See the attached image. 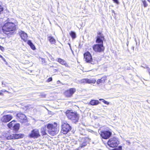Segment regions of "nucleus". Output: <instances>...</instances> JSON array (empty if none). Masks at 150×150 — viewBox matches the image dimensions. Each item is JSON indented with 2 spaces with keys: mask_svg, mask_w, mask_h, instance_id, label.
<instances>
[{
  "mask_svg": "<svg viewBox=\"0 0 150 150\" xmlns=\"http://www.w3.org/2000/svg\"><path fill=\"white\" fill-rule=\"evenodd\" d=\"M119 144L118 139L113 137L110 139L108 142V145L110 147L114 148L117 146Z\"/></svg>",
  "mask_w": 150,
  "mask_h": 150,
  "instance_id": "nucleus-4",
  "label": "nucleus"
},
{
  "mask_svg": "<svg viewBox=\"0 0 150 150\" xmlns=\"http://www.w3.org/2000/svg\"><path fill=\"white\" fill-rule=\"evenodd\" d=\"M96 80L94 79H83L81 80L80 82L81 83H94Z\"/></svg>",
  "mask_w": 150,
  "mask_h": 150,
  "instance_id": "nucleus-14",
  "label": "nucleus"
},
{
  "mask_svg": "<svg viewBox=\"0 0 150 150\" xmlns=\"http://www.w3.org/2000/svg\"><path fill=\"white\" fill-rule=\"evenodd\" d=\"M107 77L106 76H105L101 78L100 79L101 83H104L105 82V81L106 80Z\"/></svg>",
  "mask_w": 150,
  "mask_h": 150,
  "instance_id": "nucleus-27",
  "label": "nucleus"
},
{
  "mask_svg": "<svg viewBox=\"0 0 150 150\" xmlns=\"http://www.w3.org/2000/svg\"><path fill=\"white\" fill-rule=\"evenodd\" d=\"M12 118V116L10 115H4L1 119V120L3 122H6L9 121Z\"/></svg>",
  "mask_w": 150,
  "mask_h": 150,
  "instance_id": "nucleus-15",
  "label": "nucleus"
},
{
  "mask_svg": "<svg viewBox=\"0 0 150 150\" xmlns=\"http://www.w3.org/2000/svg\"><path fill=\"white\" fill-rule=\"evenodd\" d=\"M13 135L14 139L21 138L23 137L24 136V134H23L21 133L13 134Z\"/></svg>",
  "mask_w": 150,
  "mask_h": 150,
  "instance_id": "nucleus-17",
  "label": "nucleus"
},
{
  "mask_svg": "<svg viewBox=\"0 0 150 150\" xmlns=\"http://www.w3.org/2000/svg\"><path fill=\"white\" fill-rule=\"evenodd\" d=\"M48 39L51 44H54L56 43V40L52 36H48Z\"/></svg>",
  "mask_w": 150,
  "mask_h": 150,
  "instance_id": "nucleus-18",
  "label": "nucleus"
},
{
  "mask_svg": "<svg viewBox=\"0 0 150 150\" xmlns=\"http://www.w3.org/2000/svg\"><path fill=\"white\" fill-rule=\"evenodd\" d=\"M104 36L102 33L99 32L98 33L96 42L99 44H103V40H104Z\"/></svg>",
  "mask_w": 150,
  "mask_h": 150,
  "instance_id": "nucleus-8",
  "label": "nucleus"
},
{
  "mask_svg": "<svg viewBox=\"0 0 150 150\" xmlns=\"http://www.w3.org/2000/svg\"><path fill=\"white\" fill-rule=\"evenodd\" d=\"M40 136L38 130L36 129L33 130L31 133L29 134V137L31 138H37Z\"/></svg>",
  "mask_w": 150,
  "mask_h": 150,
  "instance_id": "nucleus-12",
  "label": "nucleus"
},
{
  "mask_svg": "<svg viewBox=\"0 0 150 150\" xmlns=\"http://www.w3.org/2000/svg\"><path fill=\"white\" fill-rule=\"evenodd\" d=\"M65 113L68 118L73 122L76 123L78 121L79 116L77 112H71L70 110H67Z\"/></svg>",
  "mask_w": 150,
  "mask_h": 150,
  "instance_id": "nucleus-2",
  "label": "nucleus"
},
{
  "mask_svg": "<svg viewBox=\"0 0 150 150\" xmlns=\"http://www.w3.org/2000/svg\"><path fill=\"white\" fill-rule=\"evenodd\" d=\"M58 62H59L60 64H65V61L63 60V59H60V58H59L58 59Z\"/></svg>",
  "mask_w": 150,
  "mask_h": 150,
  "instance_id": "nucleus-28",
  "label": "nucleus"
},
{
  "mask_svg": "<svg viewBox=\"0 0 150 150\" xmlns=\"http://www.w3.org/2000/svg\"><path fill=\"white\" fill-rule=\"evenodd\" d=\"M62 132L64 134L67 133L71 129L70 125L65 121H62Z\"/></svg>",
  "mask_w": 150,
  "mask_h": 150,
  "instance_id": "nucleus-5",
  "label": "nucleus"
},
{
  "mask_svg": "<svg viewBox=\"0 0 150 150\" xmlns=\"http://www.w3.org/2000/svg\"><path fill=\"white\" fill-rule=\"evenodd\" d=\"M69 46H70V49L71 50V51L72 52H73V50H72L71 48V45H70V44H69Z\"/></svg>",
  "mask_w": 150,
  "mask_h": 150,
  "instance_id": "nucleus-39",
  "label": "nucleus"
},
{
  "mask_svg": "<svg viewBox=\"0 0 150 150\" xmlns=\"http://www.w3.org/2000/svg\"><path fill=\"white\" fill-rule=\"evenodd\" d=\"M132 49L134 51V47H132Z\"/></svg>",
  "mask_w": 150,
  "mask_h": 150,
  "instance_id": "nucleus-41",
  "label": "nucleus"
},
{
  "mask_svg": "<svg viewBox=\"0 0 150 150\" xmlns=\"http://www.w3.org/2000/svg\"><path fill=\"white\" fill-rule=\"evenodd\" d=\"M47 131L51 135H54L57 133L58 129L57 128V124L54 122L53 124H48L46 125Z\"/></svg>",
  "mask_w": 150,
  "mask_h": 150,
  "instance_id": "nucleus-3",
  "label": "nucleus"
},
{
  "mask_svg": "<svg viewBox=\"0 0 150 150\" xmlns=\"http://www.w3.org/2000/svg\"><path fill=\"white\" fill-rule=\"evenodd\" d=\"M16 29V26L13 22H8L5 23L2 27L3 32L10 37L13 33V31Z\"/></svg>",
  "mask_w": 150,
  "mask_h": 150,
  "instance_id": "nucleus-1",
  "label": "nucleus"
},
{
  "mask_svg": "<svg viewBox=\"0 0 150 150\" xmlns=\"http://www.w3.org/2000/svg\"><path fill=\"white\" fill-rule=\"evenodd\" d=\"M76 91V90L75 88H71L69 90L66 91L64 93V94L67 97H71L75 92Z\"/></svg>",
  "mask_w": 150,
  "mask_h": 150,
  "instance_id": "nucleus-13",
  "label": "nucleus"
},
{
  "mask_svg": "<svg viewBox=\"0 0 150 150\" xmlns=\"http://www.w3.org/2000/svg\"><path fill=\"white\" fill-rule=\"evenodd\" d=\"M93 48L95 51L99 52L103 51L104 49L103 45L102 44L94 45L93 46Z\"/></svg>",
  "mask_w": 150,
  "mask_h": 150,
  "instance_id": "nucleus-9",
  "label": "nucleus"
},
{
  "mask_svg": "<svg viewBox=\"0 0 150 150\" xmlns=\"http://www.w3.org/2000/svg\"><path fill=\"white\" fill-rule=\"evenodd\" d=\"M118 150H122V147L121 146H119L118 148Z\"/></svg>",
  "mask_w": 150,
  "mask_h": 150,
  "instance_id": "nucleus-37",
  "label": "nucleus"
},
{
  "mask_svg": "<svg viewBox=\"0 0 150 150\" xmlns=\"http://www.w3.org/2000/svg\"><path fill=\"white\" fill-rule=\"evenodd\" d=\"M9 150H15L14 149H13L12 148H11Z\"/></svg>",
  "mask_w": 150,
  "mask_h": 150,
  "instance_id": "nucleus-40",
  "label": "nucleus"
},
{
  "mask_svg": "<svg viewBox=\"0 0 150 150\" xmlns=\"http://www.w3.org/2000/svg\"><path fill=\"white\" fill-rule=\"evenodd\" d=\"M80 133L81 134L84 135L85 134V130L84 129H82V130L80 132Z\"/></svg>",
  "mask_w": 150,
  "mask_h": 150,
  "instance_id": "nucleus-31",
  "label": "nucleus"
},
{
  "mask_svg": "<svg viewBox=\"0 0 150 150\" xmlns=\"http://www.w3.org/2000/svg\"><path fill=\"white\" fill-rule=\"evenodd\" d=\"M2 85L5 86L4 84L3 83V82H2ZM3 86V87L4 86Z\"/></svg>",
  "mask_w": 150,
  "mask_h": 150,
  "instance_id": "nucleus-44",
  "label": "nucleus"
},
{
  "mask_svg": "<svg viewBox=\"0 0 150 150\" xmlns=\"http://www.w3.org/2000/svg\"><path fill=\"white\" fill-rule=\"evenodd\" d=\"M15 122V120H13L10 122L8 124V127L9 128H11L15 124L14 122Z\"/></svg>",
  "mask_w": 150,
  "mask_h": 150,
  "instance_id": "nucleus-25",
  "label": "nucleus"
},
{
  "mask_svg": "<svg viewBox=\"0 0 150 150\" xmlns=\"http://www.w3.org/2000/svg\"><path fill=\"white\" fill-rule=\"evenodd\" d=\"M70 35L73 39H74L76 37V34L75 32L71 31L70 33Z\"/></svg>",
  "mask_w": 150,
  "mask_h": 150,
  "instance_id": "nucleus-26",
  "label": "nucleus"
},
{
  "mask_svg": "<svg viewBox=\"0 0 150 150\" xmlns=\"http://www.w3.org/2000/svg\"><path fill=\"white\" fill-rule=\"evenodd\" d=\"M28 44L30 45L31 49L34 50L35 49V46L30 40H29L28 41Z\"/></svg>",
  "mask_w": 150,
  "mask_h": 150,
  "instance_id": "nucleus-20",
  "label": "nucleus"
},
{
  "mask_svg": "<svg viewBox=\"0 0 150 150\" xmlns=\"http://www.w3.org/2000/svg\"><path fill=\"white\" fill-rule=\"evenodd\" d=\"M2 85L5 86L4 84L3 83V82H2ZM3 86V87L4 86Z\"/></svg>",
  "mask_w": 150,
  "mask_h": 150,
  "instance_id": "nucleus-43",
  "label": "nucleus"
},
{
  "mask_svg": "<svg viewBox=\"0 0 150 150\" xmlns=\"http://www.w3.org/2000/svg\"><path fill=\"white\" fill-rule=\"evenodd\" d=\"M84 58L85 61L87 63L91 64H94L95 62L92 59L91 54L89 52H87L84 54Z\"/></svg>",
  "mask_w": 150,
  "mask_h": 150,
  "instance_id": "nucleus-6",
  "label": "nucleus"
},
{
  "mask_svg": "<svg viewBox=\"0 0 150 150\" xmlns=\"http://www.w3.org/2000/svg\"><path fill=\"white\" fill-rule=\"evenodd\" d=\"M4 10V8L2 5L0 4V14L2 13Z\"/></svg>",
  "mask_w": 150,
  "mask_h": 150,
  "instance_id": "nucleus-30",
  "label": "nucleus"
},
{
  "mask_svg": "<svg viewBox=\"0 0 150 150\" xmlns=\"http://www.w3.org/2000/svg\"><path fill=\"white\" fill-rule=\"evenodd\" d=\"M103 102L105 104H106L108 105L109 104V102H107V101H106L104 100H103Z\"/></svg>",
  "mask_w": 150,
  "mask_h": 150,
  "instance_id": "nucleus-32",
  "label": "nucleus"
},
{
  "mask_svg": "<svg viewBox=\"0 0 150 150\" xmlns=\"http://www.w3.org/2000/svg\"><path fill=\"white\" fill-rule=\"evenodd\" d=\"M103 99H99V100H102L103 101Z\"/></svg>",
  "mask_w": 150,
  "mask_h": 150,
  "instance_id": "nucleus-46",
  "label": "nucleus"
},
{
  "mask_svg": "<svg viewBox=\"0 0 150 150\" xmlns=\"http://www.w3.org/2000/svg\"><path fill=\"white\" fill-rule=\"evenodd\" d=\"M141 67H144V68H145V67H143L142 66H141Z\"/></svg>",
  "mask_w": 150,
  "mask_h": 150,
  "instance_id": "nucleus-48",
  "label": "nucleus"
},
{
  "mask_svg": "<svg viewBox=\"0 0 150 150\" xmlns=\"http://www.w3.org/2000/svg\"><path fill=\"white\" fill-rule=\"evenodd\" d=\"M19 35L21 38L25 42L27 40L28 35L24 31L21 30L19 33Z\"/></svg>",
  "mask_w": 150,
  "mask_h": 150,
  "instance_id": "nucleus-16",
  "label": "nucleus"
},
{
  "mask_svg": "<svg viewBox=\"0 0 150 150\" xmlns=\"http://www.w3.org/2000/svg\"><path fill=\"white\" fill-rule=\"evenodd\" d=\"M2 85L5 86L4 84L3 83V82H2ZM3 86V87L4 86Z\"/></svg>",
  "mask_w": 150,
  "mask_h": 150,
  "instance_id": "nucleus-42",
  "label": "nucleus"
},
{
  "mask_svg": "<svg viewBox=\"0 0 150 150\" xmlns=\"http://www.w3.org/2000/svg\"><path fill=\"white\" fill-rule=\"evenodd\" d=\"M112 134V133L109 131H104L101 132L100 136L103 138L107 139L109 138Z\"/></svg>",
  "mask_w": 150,
  "mask_h": 150,
  "instance_id": "nucleus-10",
  "label": "nucleus"
},
{
  "mask_svg": "<svg viewBox=\"0 0 150 150\" xmlns=\"http://www.w3.org/2000/svg\"><path fill=\"white\" fill-rule=\"evenodd\" d=\"M148 1L150 2V0H147Z\"/></svg>",
  "mask_w": 150,
  "mask_h": 150,
  "instance_id": "nucleus-47",
  "label": "nucleus"
},
{
  "mask_svg": "<svg viewBox=\"0 0 150 150\" xmlns=\"http://www.w3.org/2000/svg\"><path fill=\"white\" fill-rule=\"evenodd\" d=\"M146 68H149L148 67H146Z\"/></svg>",
  "mask_w": 150,
  "mask_h": 150,
  "instance_id": "nucleus-49",
  "label": "nucleus"
},
{
  "mask_svg": "<svg viewBox=\"0 0 150 150\" xmlns=\"http://www.w3.org/2000/svg\"><path fill=\"white\" fill-rule=\"evenodd\" d=\"M3 93H2L0 92V95H2Z\"/></svg>",
  "mask_w": 150,
  "mask_h": 150,
  "instance_id": "nucleus-45",
  "label": "nucleus"
},
{
  "mask_svg": "<svg viewBox=\"0 0 150 150\" xmlns=\"http://www.w3.org/2000/svg\"><path fill=\"white\" fill-rule=\"evenodd\" d=\"M12 127L15 130H18L19 129V124L18 123L16 124H15Z\"/></svg>",
  "mask_w": 150,
  "mask_h": 150,
  "instance_id": "nucleus-23",
  "label": "nucleus"
},
{
  "mask_svg": "<svg viewBox=\"0 0 150 150\" xmlns=\"http://www.w3.org/2000/svg\"><path fill=\"white\" fill-rule=\"evenodd\" d=\"M47 81H48V82L51 81L52 80V77L49 78L47 79Z\"/></svg>",
  "mask_w": 150,
  "mask_h": 150,
  "instance_id": "nucleus-34",
  "label": "nucleus"
},
{
  "mask_svg": "<svg viewBox=\"0 0 150 150\" xmlns=\"http://www.w3.org/2000/svg\"><path fill=\"white\" fill-rule=\"evenodd\" d=\"M90 139L88 137H83L79 143L80 146L77 148V149L79 148V147L83 148L87 145V144L89 143Z\"/></svg>",
  "mask_w": 150,
  "mask_h": 150,
  "instance_id": "nucleus-7",
  "label": "nucleus"
},
{
  "mask_svg": "<svg viewBox=\"0 0 150 150\" xmlns=\"http://www.w3.org/2000/svg\"><path fill=\"white\" fill-rule=\"evenodd\" d=\"M71 145L72 146H75V147H77V142L76 140L73 141L71 142Z\"/></svg>",
  "mask_w": 150,
  "mask_h": 150,
  "instance_id": "nucleus-24",
  "label": "nucleus"
},
{
  "mask_svg": "<svg viewBox=\"0 0 150 150\" xmlns=\"http://www.w3.org/2000/svg\"><path fill=\"white\" fill-rule=\"evenodd\" d=\"M5 137L6 138V139L8 140L14 139L13 134L11 135L7 134L5 136Z\"/></svg>",
  "mask_w": 150,
  "mask_h": 150,
  "instance_id": "nucleus-21",
  "label": "nucleus"
},
{
  "mask_svg": "<svg viewBox=\"0 0 150 150\" xmlns=\"http://www.w3.org/2000/svg\"><path fill=\"white\" fill-rule=\"evenodd\" d=\"M46 127L45 126V128H42L41 129L42 134L43 135H45L46 134V131H47Z\"/></svg>",
  "mask_w": 150,
  "mask_h": 150,
  "instance_id": "nucleus-22",
  "label": "nucleus"
},
{
  "mask_svg": "<svg viewBox=\"0 0 150 150\" xmlns=\"http://www.w3.org/2000/svg\"><path fill=\"white\" fill-rule=\"evenodd\" d=\"M0 50H1L2 51H3L4 50V48L3 47L1 46L0 45Z\"/></svg>",
  "mask_w": 150,
  "mask_h": 150,
  "instance_id": "nucleus-36",
  "label": "nucleus"
},
{
  "mask_svg": "<svg viewBox=\"0 0 150 150\" xmlns=\"http://www.w3.org/2000/svg\"><path fill=\"white\" fill-rule=\"evenodd\" d=\"M112 0L114 2L116 3L117 4H118L119 3L118 0Z\"/></svg>",
  "mask_w": 150,
  "mask_h": 150,
  "instance_id": "nucleus-35",
  "label": "nucleus"
},
{
  "mask_svg": "<svg viewBox=\"0 0 150 150\" xmlns=\"http://www.w3.org/2000/svg\"><path fill=\"white\" fill-rule=\"evenodd\" d=\"M143 3V4L144 5V7H146L147 6L148 4H147L146 2V0H141Z\"/></svg>",
  "mask_w": 150,
  "mask_h": 150,
  "instance_id": "nucleus-29",
  "label": "nucleus"
},
{
  "mask_svg": "<svg viewBox=\"0 0 150 150\" xmlns=\"http://www.w3.org/2000/svg\"><path fill=\"white\" fill-rule=\"evenodd\" d=\"M101 81L100 79H98L97 80V81H96V82H97V84H99L100 83H101Z\"/></svg>",
  "mask_w": 150,
  "mask_h": 150,
  "instance_id": "nucleus-33",
  "label": "nucleus"
},
{
  "mask_svg": "<svg viewBox=\"0 0 150 150\" xmlns=\"http://www.w3.org/2000/svg\"><path fill=\"white\" fill-rule=\"evenodd\" d=\"M0 57L4 61L5 60V59L0 54Z\"/></svg>",
  "mask_w": 150,
  "mask_h": 150,
  "instance_id": "nucleus-38",
  "label": "nucleus"
},
{
  "mask_svg": "<svg viewBox=\"0 0 150 150\" xmlns=\"http://www.w3.org/2000/svg\"><path fill=\"white\" fill-rule=\"evenodd\" d=\"M99 103V101L98 100H92L90 102V104L91 105H96L98 104Z\"/></svg>",
  "mask_w": 150,
  "mask_h": 150,
  "instance_id": "nucleus-19",
  "label": "nucleus"
},
{
  "mask_svg": "<svg viewBox=\"0 0 150 150\" xmlns=\"http://www.w3.org/2000/svg\"><path fill=\"white\" fill-rule=\"evenodd\" d=\"M17 119L21 122L23 123L26 122V116L23 114L19 113L17 114Z\"/></svg>",
  "mask_w": 150,
  "mask_h": 150,
  "instance_id": "nucleus-11",
  "label": "nucleus"
}]
</instances>
